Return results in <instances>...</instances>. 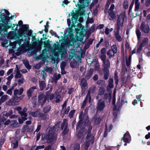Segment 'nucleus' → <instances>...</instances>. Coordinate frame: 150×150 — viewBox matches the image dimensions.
Returning a JSON list of instances; mask_svg holds the SVG:
<instances>
[{
    "label": "nucleus",
    "instance_id": "1",
    "mask_svg": "<svg viewBox=\"0 0 150 150\" xmlns=\"http://www.w3.org/2000/svg\"><path fill=\"white\" fill-rule=\"evenodd\" d=\"M86 130L87 129V131H91L92 129V126L91 125V122L89 121L88 116H86V118H81L77 122L76 126V130H83L84 128Z\"/></svg>",
    "mask_w": 150,
    "mask_h": 150
},
{
    "label": "nucleus",
    "instance_id": "2",
    "mask_svg": "<svg viewBox=\"0 0 150 150\" xmlns=\"http://www.w3.org/2000/svg\"><path fill=\"white\" fill-rule=\"evenodd\" d=\"M61 122L59 121L57 122L53 126H49L46 129V131H58V130H62L63 131H69L68 128V123L67 122V120L64 119L63 122L61 124Z\"/></svg>",
    "mask_w": 150,
    "mask_h": 150
},
{
    "label": "nucleus",
    "instance_id": "3",
    "mask_svg": "<svg viewBox=\"0 0 150 150\" xmlns=\"http://www.w3.org/2000/svg\"><path fill=\"white\" fill-rule=\"evenodd\" d=\"M42 139L48 143H52L56 140L57 135L54 132H45L42 134Z\"/></svg>",
    "mask_w": 150,
    "mask_h": 150
},
{
    "label": "nucleus",
    "instance_id": "4",
    "mask_svg": "<svg viewBox=\"0 0 150 150\" xmlns=\"http://www.w3.org/2000/svg\"><path fill=\"white\" fill-rule=\"evenodd\" d=\"M18 25L21 26V29L18 32V35L20 37L23 38L26 32L29 29V25L27 24L23 25V22L21 20L18 21Z\"/></svg>",
    "mask_w": 150,
    "mask_h": 150
},
{
    "label": "nucleus",
    "instance_id": "5",
    "mask_svg": "<svg viewBox=\"0 0 150 150\" xmlns=\"http://www.w3.org/2000/svg\"><path fill=\"white\" fill-rule=\"evenodd\" d=\"M48 94L46 93V95H45L44 93H41L38 96V103L39 105L43 106L47 100L49 102V95Z\"/></svg>",
    "mask_w": 150,
    "mask_h": 150
},
{
    "label": "nucleus",
    "instance_id": "6",
    "mask_svg": "<svg viewBox=\"0 0 150 150\" xmlns=\"http://www.w3.org/2000/svg\"><path fill=\"white\" fill-rule=\"evenodd\" d=\"M5 11L6 13V15L7 16L6 17V21H4V24L0 23V26L3 27L8 26V25H9V24L11 26L12 24L10 23V20H12L13 19L14 16H11V17H9L10 13L8 11V10H5Z\"/></svg>",
    "mask_w": 150,
    "mask_h": 150
},
{
    "label": "nucleus",
    "instance_id": "7",
    "mask_svg": "<svg viewBox=\"0 0 150 150\" xmlns=\"http://www.w3.org/2000/svg\"><path fill=\"white\" fill-rule=\"evenodd\" d=\"M94 142V136L91 135L90 132L88 133L86 137V143L85 146V148L86 150L88 149L90 143L91 144L93 143Z\"/></svg>",
    "mask_w": 150,
    "mask_h": 150
},
{
    "label": "nucleus",
    "instance_id": "8",
    "mask_svg": "<svg viewBox=\"0 0 150 150\" xmlns=\"http://www.w3.org/2000/svg\"><path fill=\"white\" fill-rule=\"evenodd\" d=\"M140 29L142 32L146 34H148L149 33L150 28L148 24H146L144 22H142L140 26Z\"/></svg>",
    "mask_w": 150,
    "mask_h": 150
},
{
    "label": "nucleus",
    "instance_id": "9",
    "mask_svg": "<svg viewBox=\"0 0 150 150\" xmlns=\"http://www.w3.org/2000/svg\"><path fill=\"white\" fill-rule=\"evenodd\" d=\"M117 52V47L116 45H113L111 49L107 52V55L109 56V58L111 59V57L115 55V54Z\"/></svg>",
    "mask_w": 150,
    "mask_h": 150
},
{
    "label": "nucleus",
    "instance_id": "10",
    "mask_svg": "<svg viewBox=\"0 0 150 150\" xmlns=\"http://www.w3.org/2000/svg\"><path fill=\"white\" fill-rule=\"evenodd\" d=\"M20 101L19 98L17 96H15L13 98H11L8 102L7 105L11 106H15L18 105V102Z\"/></svg>",
    "mask_w": 150,
    "mask_h": 150
},
{
    "label": "nucleus",
    "instance_id": "11",
    "mask_svg": "<svg viewBox=\"0 0 150 150\" xmlns=\"http://www.w3.org/2000/svg\"><path fill=\"white\" fill-rule=\"evenodd\" d=\"M105 106L104 101H101L100 99L98 101L96 106L97 111H102L105 108Z\"/></svg>",
    "mask_w": 150,
    "mask_h": 150
},
{
    "label": "nucleus",
    "instance_id": "12",
    "mask_svg": "<svg viewBox=\"0 0 150 150\" xmlns=\"http://www.w3.org/2000/svg\"><path fill=\"white\" fill-rule=\"evenodd\" d=\"M124 20L123 16L118 17L117 20V25L115 29H120V26H122Z\"/></svg>",
    "mask_w": 150,
    "mask_h": 150
},
{
    "label": "nucleus",
    "instance_id": "13",
    "mask_svg": "<svg viewBox=\"0 0 150 150\" xmlns=\"http://www.w3.org/2000/svg\"><path fill=\"white\" fill-rule=\"evenodd\" d=\"M100 58L103 61V64H104V67H110V63L108 59L106 60V56L105 54L100 55Z\"/></svg>",
    "mask_w": 150,
    "mask_h": 150
},
{
    "label": "nucleus",
    "instance_id": "14",
    "mask_svg": "<svg viewBox=\"0 0 150 150\" xmlns=\"http://www.w3.org/2000/svg\"><path fill=\"white\" fill-rule=\"evenodd\" d=\"M5 10H6L5 9H4L3 11H4V13H2L3 11V10H1V12H0L1 14H0V23H4V21H6V17L7 16L6 15V13H5Z\"/></svg>",
    "mask_w": 150,
    "mask_h": 150
},
{
    "label": "nucleus",
    "instance_id": "15",
    "mask_svg": "<svg viewBox=\"0 0 150 150\" xmlns=\"http://www.w3.org/2000/svg\"><path fill=\"white\" fill-rule=\"evenodd\" d=\"M130 138V135L129 132H127L124 134L123 138L122 139V140H123L124 142L125 143L124 144L125 146L127 145V143H129L130 142L129 139Z\"/></svg>",
    "mask_w": 150,
    "mask_h": 150
},
{
    "label": "nucleus",
    "instance_id": "16",
    "mask_svg": "<svg viewBox=\"0 0 150 150\" xmlns=\"http://www.w3.org/2000/svg\"><path fill=\"white\" fill-rule=\"evenodd\" d=\"M110 67H104L103 70L104 74V79L107 80L108 78L109 74V68Z\"/></svg>",
    "mask_w": 150,
    "mask_h": 150
},
{
    "label": "nucleus",
    "instance_id": "17",
    "mask_svg": "<svg viewBox=\"0 0 150 150\" xmlns=\"http://www.w3.org/2000/svg\"><path fill=\"white\" fill-rule=\"evenodd\" d=\"M61 47H60L59 44H55L54 48L56 49H58L59 52L60 54L63 55L64 54V52L65 50V49L64 46H63L62 44L61 45Z\"/></svg>",
    "mask_w": 150,
    "mask_h": 150
},
{
    "label": "nucleus",
    "instance_id": "18",
    "mask_svg": "<svg viewBox=\"0 0 150 150\" xmlns=\"http://www.w3.org/2000/svg\"><path fill=\"white\" fill-rule=\"evenodd\" d=\"M94 70L93 69L90 68L88 71L85 76V79L88 80L91 77L92 75L93 74Z\"/></svg>",
    "mask_w": 150,
    "mask_h": 150
},
{
    "label": "nucleus",
    "instance_id": "19",
    "mask_svg": "<svg viewBox=\"0 0 150 150\" xmlns=\"http://www.w3.org/2000/svg\"><path fill=\"white\" fill-rule=\"evenodd\" d=\"M19 126V125L16 120H11L9 127L10 128H13L18 127Z\"/></svg>",
    "mask_w": 150,
    "mask_h": 150
},
{
    "label": "nucleus",
    "instance_id": "20",
    "mask_svg": "<svg viewBox=\"0 0 150 150\" xmlns=\"http://www.w3.org/2000/svg\"><path fill=\"white\" fill-rule=\"evenodd\" d=\"M120 29H115V35L116 40L119 42H121L122 39L121 36L120 35L119 31Z\"/></svg>",
    "mask_w": 150,
    "mask_h": 150
},
{
    "label": "nucleus",
    "instance_id": "21",
    "mask_svg": "<svg viewBox=\"0 0 150 150\" xmlns=\"http://www.w3.org/2000/svg\"><path fill=\"white\" fill-rule=\"evenodd\" d=\"M37 87L35 86H33L30 88L27 91V96L28 97H31L33 92L35 89H36Z\"/></svg>",
    "mask_w": 150,
    "mask_h": 150
},
{
    "label": "nucleus",
    "instance_id": "22",
    "mask_svg": "<svg viewBox=\"0 0 150 150\" xmlns=\"http://www.w3.org/2000/svg\"><path fill=\"white\" fill-rule=\"evenodd\" d=\"M87 80L84 78H82L80 80V86L81 88H87L88 84L87 82Z\"/></svg>",
    "mask_w": 150,
    "mask_h": 150
},
{
    "label": "nucleus",
    "instance_id": "23",
    "mask_svg": "<svg viewBox=\"0 0 150 150\" xmlns=\"http://www.w3.org/2000/svg\"><path fill=\"white\" fill-rule=\"evenodd\" d=\"M39 86L40 91H43L45 88L46 84L44 81H39Z\"/></svg>",
    "mask_w": 150,
    "mask_h": 150
},
{
    "label": "nucleus",
    "instance_id": "24",
    "mask_svg": "<svg viewBox=\"0 0 150 150\" xmlns=\"http://www.w3.org/2000/svg\"><path fill=\"white\" fill-rule=\"evenodd\" d=\"M94 39L92 38H90L87 42L85 44L84 46V48L86 49H88L93 42Z\"/></svg>",
    "mask_w": 150,
    "mask_h": 150
},
{
    "label": "nucleus",
    "instance_id": "25",
    "mask_svg": "<svg viewBox=\"0 0 150 150\" xmlns=\"http://www.w3.org/2000/svg\"><path fill=\"white\" fill-rule=\"evenodd\" d=\"M112 98L111 93H109V94L108 93H105L104 94V99L105 100H108L109 102H110L111 101Z\"/></svg>",
    "mask_w": 150,
    "mask_h": 150
},
{
    "label": "nucleus",
    "instance_id": "26",
    "mask_svg": "<svg viewBox=\"0 0 150 150\" xmlns=\"http://www.w3.org/2000/svg\"><path fill=\"white\" fill-rule=\"evenodd\" d=\"M109 14V19L110 20H112L115 19L116 17V16L114 11H108Z\"/></svg>",
    "mask_w": 150,
    "mask_h": 150
},
{
    "label": "nucleus",
    "instance_id": "27",
    "mask_svg": "<svg viewBox=\"0 0 150 150\" xmlns=\"http://www.w3.org/2000/svg\"><path fill=\"white\" fill-rule=\"evenodd\" d=\"M13 111L12 110H9V111L8 112H3L2 113V115L4 117H8V116H10L12 115L13 114Z\"/></svg>",
    "mask_w": 150,
    "mask_h": 150
},
{
    "label": "nucleus",
    "instance_id": "28",
    "mask_svg": "<svg viewBox=\"0 0 150 150\" xmlns=\"http://www.w3.org/2000/svg\"><path fill=\"white\" fill-rule=\"evenodd\" d=\"M23 63L25 66V67L28 69H31V66L30 65L29 61L27 60H24L23 61Z\"/></svg>",
    "mask_w": 150,
    "mask_h": 150
},
{
    "label": "nucleus",
    "instance_id": "29",
    "mask_svg": "<svg viewBox=\"0 0 150 150\" xmlns=\"http://www.w3.org/2000/svg\"><path fill=\"white\" fill-rule=\"evenodd\" d=\"M105 90L104 87H100L98 90V94L99 96H102L104 94Z\"/></svg>",
    "mask_w": 150,
    "mask_h": 150
},
{
    "label": "nucleus",
    "instance_id": "30",
    "mask_svg": "<svg viewBox=\"0 0 150 150\" xmlns=\"http://www.w3.org/2000/svg\"><path fill=\"white\" fill-rule=\"evenodd\" d=\"M61 77V75L59 74L57 75H56L54 76L53 78L52 79V81L56 84L57 83L58 80Z\"/></svg>",
    "mask_w": 150,
    "mask_h": 150
},
{
    "label": "nucleus",
    "instance_id": "31",
    "mask_svg": "<svg viewBox=\"0 0 150 150\" xmlns=\"http://www.w3.org/2000/svg\"><path fill=\"white\" fill-rule=\"evenodd\" d=\"M49 117V115L47 113H43L40 112V115L39 116V117H42V119L44 120H46L48 119Z\"/></svg>",
    "mask_w": 150,
    "mask_h": 150
},
{
    "label": "nucleus",
    "instance_id": "32",
    "mask_svg": "<svg viewBox=\"0 0 150 150\" xmlns=\"http://www.w3.org/2000/svg\"><path fill=\"white\" fill-rule=\"evenodd\" d=\"M51 107L50 105H47L43 109V111L45 113H48L51 109Z\"/></svg>",
    "mask_w": 150,
    "mask_h": 150
},
{
    "label": "nucleus",
    "instance_id": "33",
    "mask_svg": "<svg viewBox=\"0 0 150 150\" xmlns=\"http://www.w3.org/2000/svg\"><path fill=\"white\" fill-rule=\"evenodd\" d=\"M20 114L21 115L22 117V118L24 120H27V114L26 112H25L24 111H22L21 112V113Z\"/></svg>",
    "mask_w": 150,
    "mask_h": 150
},
{
    "label": "nucleus",
    "instance_id": "34",
    "mask_svg": "<svg viewBox=\"0 0 150 150\" xmlns=\"http://www.w3.org/2000/svg\"><path fill=\"white\" fill-rule=\"evenodd\" d=\"M40 112L38 110H36L35 112H32L31 115L33 117H39Z\"/></svg>",
    "mask_w": 150,
    "mask_h": 150
},
{
    "label": "nucleus",
    "instance_id": "35",
    "mask_svg": "<svg viewBox=\"0 0 150 150\" xmlns=\"http://www.w3.org/2000/svg\"><path fill=\"white\" fill-rule=\"evenodd\" d=\"M96 83L100 85L101 87H104L105 85V81L103 80H98L97 81Z\"/></svg>",
    "mask_w": 150,
    "mask_h": 150
},
{
    "label": "nucleus",
    "instance_id": "36",
    "mask_svg": "<svg viewBox=\"0 0 150 150\" xmlns=\"http://www.w3.org/2000/svg\"><path fill=\"white\" fill-rule=\"evenodd\" d=\"M16 67L17 68V71L16 74L15 76V77L16 78H21L22 77V74L19 71V69L18 68L17 65H16Z\"/></svg>",
    "mask_w": 150,
    "mask_h": 150
},
{
    "label": "nucleus",
    "instance_id": "37",
    "mask_svg": "<svg viewBox=\"0 0 150 150\" xmlns=\"http://www.w3.org/2000/svg\"><path fill=\"white\" fill-rule=\"evenodd\" d=\"M123 6L125 10L127 9L128 7V2L127 0H124L123 3Z\"/></svg>",
    "mask_w": 150,
    "mask_h": 150
},
{
    "label": "nucleus",
    "instance_id": "38",
    "mask_svg": "<svg viewBox=\"0 0 150 150\" xmlns=\"http://www.w3.org/2000/svg\"><path fill=\"white\" fill-rule=\"evenodd\" d=\"M136 33L137 35V38L138 40L140 39V38L141 36V33L140 31V30L137 28L136 30Z\"/></svg>",
    "mask_w": 150,
    "mask_h": 150
},
{
    "label": "nucleus",
    "instance_id": "39",
    "mask_svg": "<svg viewBox=\"0 0 150 150\" xmlns=\"http://www.w3.org/2000/svg\"><path fill=\"white\" fill-rule=\"evenodd\" d=\"M148 42L149 39L147 38H145L143 40L142 42L140 45H142V46H143V45L147 44L148 43Z\"/></svg>",
    "mask_w": 150,
    "mask_h": 150
},
{
    "label": "nucleus",
    "instance_id": "40",
    "mask_svg": "<svg viewBox=\"0 0 150 150\" xmlns=\"http://www.w3.org/2000/svg\"><path fill=\"white\" fill-rule=\"evenodd\" d=\"M79 1L81 4L83 5L86 3V5H88L89 3V0H79Z\"/></svg>",
    "mask_w": 150,
    "mask_h": 150
},
{
    "label": "nucleus",
    "instance_id": "41",
    "mask_svg": "<svg viewBox=\"0 0 150 150\" xmlns=\"http://www.w3.org/2000/svg\"><path fill=\"white\" fill-rule=\"evenodd\" d=\"M53 70V69L51 67H47L46 70H44L42 71L43 74H45L46 75V74L45 73V71H46L47 72H49L50 74L52 72Z\"/></svg>",
    "mask_w": 150,
    "mask_h": 150
},
{
    "label": "nucleus",
    "instance_id": "42",
    "mask_svg": "<svg viewBox=\"0 0 150 150\" xmlns=\"http://www.w3.org/2000/svg\"><path fill=\"white\" fill-rule=\"evenodd\" d=\"M61 98V96L59 94H57L55 96V102L56 103H59L60 101V98Z\"/></svg>",
    "mask_w": 150,
    "mask_h": 150
},
{
    "label": "nucleus",
    "instance_id": "43",
    "mask_svg": "<svg viewBox=\"0 0 150 150\" xmlns=\"http://www.w3.org/2000/svg\"><path fill=\"white\" fill-rule=\"evenodd\" d=\"M11 145L14 149L17 148L18 146V145L17 140H16L14 142L12 141Z\"/></svg>",
    "mask_w": 150,
    "mask_h": 150
},
{
    "label": "nucleus",
    "instance_id": "44",
    "mask_svg": "<svg viewBox=\"0 0 150 150\" xmlns=\"http://www.w3.org/2000/svg\"><path fill=\"white\" fill-rule=\"evenodd\" d=\"M140 4L139 2L135 3V8L134 10L135 11H136L139 10Z\"/></svg>",
    "mask_w": 150,
    "mask_h": 150
},
{
    "label": "nucleus",
    "instance_id": "45",
    "mask_svg": "<svg viewBox=\"0 0 150 150\" xmlns=\"http://www.w3.org/2000/svg\"><path fill=\"white\" fill-rule=\"evenodd\" d=\"M75 112V110H72L70 111L69 114V116L70 118H71L73 117Z\"/></svg>",
    "mask_w": 150,
    "mask_h": 150
},
{
    "label": "nucleus",
    "instance_id": "46",
    "mask_svg": "<svg viewBox=\"0 0 150 150\" xmlns=\"http://www.w3.org/2000/svg\"><path fill=\"white\" fill-rule=\"evenodd\" d=\"M7 96H8L6 95L2 96L0 100L3 103L7 99Z\"/></svg>",
    "mask_w": 150,
    "mask_h": 150
},
{
    "label": "nucleus",
    "instance_id": "47",
    "mask_svg": "<svg viewBox=\"0 0 150 150\" xmlns=\"http://www.w3.org/2000/svg\"><path fill=\"white\" fill-rule=\"evenodd\" d=\"M88 98H86L83 101L82 105L81 106V108L82 109L84 108L86 106V104Z\"/></svg>",
    "mask_w": 150,
    "mask_h": 150
},
{
    "label": "nucleus",
    "instance_id": "48",
    "mask_svg": "<svg viewBox=\"0 0 150 150\" xmlns=\"http://www.w3.org/2000/svg\"><path fill=\"white\" fill-rule=\"evenodd\" d=\"M135 0H132L129 7L128 11V13L129 14L132 9V7L134 5Z\"/></svg>",
    "mask_w": 150,
    "mask_h": 150
},
{
    "label": "nucleus",
    "instance_id": "49",
    "mask_svg": "<svg viewBox=\"0 0 150 150\" xmlns=\"http://www.w3.org/2000/svg\"><path fill=\"white\" fill-rule=\"evenodd\" d=\"M72 16L71 20L72 21V20H76L77 18V16L76 15V14L73 12V10L72 11V12L71 13Z\"/></svg>",
    "mask_w": 150,
    "mask_h": 150
},
{
    "label": "nucleus",
    "instance_id": "50",
    "mask_svg": "<svg viewBox=\"0 0 150 150\" xmlns=\"http://www.w3.org/2000/svg\"><path fill=\"white\" fill-rule=\"evenodd\" d=\"M100 120L101 118L100 117L96 118L95 120V124L96 125H99L100 123Z\"/></svg>",
    "mask_w": 150,
    "mask_h": 150
},
{
    "label": "nucleus",
    "instance_id": "51",
    "mask_svg": "<svg viewBox=\"0 0 150 150\" xmlns=\"http://www.w3.org/2000/svg\"><path fill=\"white\" fill-rule=\"evenodd\" d=\"M23 131H28L30 129L28 126L25 125L23 127Z\"/></svg>",
    "mask_w": 150,
    "mask_h": 150
},
{
    "label": "nucleus",
    "instance_id": "52",
    "mask_svg": "<svg viewBox=\"0 0 150 150\" xmlns=\"http://www.w3.org/2000/svg\"><path fill=\"white\" fill-rule=\"evenodd\" d=\"M142 47L143 46H142V45H140L139 46L137 49V53L139 54L140 53V52L142 51Z\"/></svg>",
    "mask_w": 150,
    "mask_h": 150
},
{
    "label": "nucleus",
    "instance_id": "53",
    "mask_svg": "<svg viewBox=\"0 0 150 150\" xmlns=\"http://www.w3.org/2000/svg\"><path fill=\"white\" fill-rule=\"evenodd\" d=\"M114 80L115 81H119L118 73L117 71H115V73Z\"/></svg>",
    "mask_w": 150,
    "mask_h": 150
},
{
    "label": "nucleus",
    "instance_id": "54",
    "mask_svg": "<svg viewBox=\"0 0 150 150\" xmlns=\"http://www.w3.org/2000/svg\"><path fill=\"white\" fill-rule=\"evenodd\" d=\"M45 147V146L44 145H42L41 146H37L36 147L35 146V149L36 150H38L40 149H43Z\"/></svg>",
    "mask_w": 150,
    "mask_h": 150
},
{
    "label": "nucleus",
    "instance_id": "55",
    "mask_svg": "<svg viewBox=\"0 0 150 150\" xmlns=\"http://www.w3.org/2000/svg\"><path fill=\"white\" fill-rule=\"evenodd\" d=\"M88 97L89 98V102H90L91 101V97L90 96V92L89 91H88V93H87V95H86L85 98H87L88 99Z\"/></svg>",
    "mask_w": 150,
    "mask_h": 150
},
{
    "label": "nucleus",
    "instance_id": "56",
    "mask_svg": "<svg viewBox=\"0 0 150 150\" xmlns=\"http://www.w3.org/2000/svg\"><path fill=\"white\" fill-rule=\"evenodd\" d=\"M81 88V93L82 95H84L86 94V87Z\"/></svg>",
    "mask_w": 150,
    "mask_h": 150
},
{
    "label": "nucleus",
    "instance_id": "57",
    "mask_svg": "<svg viewBox=\"0 0 150 150\" xmlns=\"http://www.w3.org/2000/svg\"><path fill=\"white\" fill-rule=\"evenodd\" d=\"M50 33L52 35H54L55 37L57 38H59V37L58 36V35L57 34V33L53 30H51L50 31Z\"/></svg>",
    "mask_w": 150,
    "mask_h": 150
},
{
    "label": "nucleus",
    "instance_id": "58",
    "mask_svg": "<svg viewBox=\"0 0 150 150\" xmlns=\"http://www.w3.org/2000/svg\"><path fill=\"white\" fill-rule=\"evenodd\" d=\"M24 80V79L23 78H22L21 79L18 80V84L20 85L23 83Z\"/></svg>",
    "mask_w": 150,
    "mask_h": 150
},
{
    "label": "nucleus",
    "instance_id": "59",
    "mask_svg": "<svg viewBox=\"0 0 150 150\" xmlns=\"http://www.w3.org/2000/svg\"><path fill=\"white\" fill-rule=\"evenodd\" d=\"M15 109L18 111V112L19 114L21 113V112H22V111H21L22 108L20 107H17L15 108Z\"/></svg>",
    "mask_w": 150,
    "mask_h": 150
},
{
    "label": "nucleus",
    "instance_id": "60",
    "mask_svg": "<svg viewBox=\"0 0 150 150\" xmlns=\"http://www.w3.org/2000/svg\"><path fill=\"white\" fill-rule=\"evenodd\" d=\"M108 87H109L110 88H113L114 87V85L113 83H108V85L107 86L106 88V90H108Z\"/></svg>",
    "mask_w": 150,
    "mask_h": 150
},
{
    "label": "nucleus",
    "instance_id": "61",
    "mask_svg": "<svg viewBox=\"0 0 150 150\" xmlns=\"http://www.w3.org/2000/svg\"><path fill=\"white\" fill-rule=\"evenodd\" d=\"M80 145L79 144H76L74 147V150H79Z\"/></svg>",
    "mask_w": 150,
    "mask_h": 150
},
{
    "label": "nucleus",
    "instance_id": "62",
    "mask_svg": "<svg viewBox=\"0 0 150 150\" xmlns=\"http://www.w3.org/2000/svg\"><path fill=\"white\" fill-rule=\"evenodd\" d=\"M106 52V49L105 48L102 49L100 50V53L103 54H105Z\"/></svg>",
    "mask_w": 150,
    "mask_h": 150
},
{
    "label": "nucleus",
    "instance_id": "63",
    "mask_svg": "<svg viewBox=\"0 0 150 150\" xmlns=\"http://www.w3.org/2000/svg\"><path fill=\"white\" fill-rule=\"evenodd\" d=\"M74 88H70L68 89V93L69 94H71L73 92Z\"/></svg>",
    "mask_w": 150,
    "mask_h": 150
},
{
    "label": "nucleus",
    "instance_id": "64",
    "mask_svg": "<svg viewBox=\"0 0 150 150\" xmlns=\"http://www.w3.org/2000/svg\"><path fill=\"white\" fill-rule=\"evenodd\" d=\"M145 5L147 7H149L150 6V0H146Z\"/></svg>",
    "mask_w": 150,
    "mask_h": 150
}]
</instances>
